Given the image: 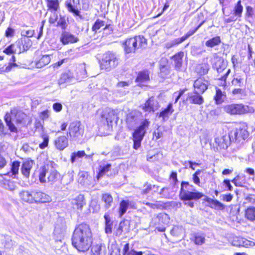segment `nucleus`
I'll return each instance as SVG.
<instances>
[{
    "label": "nucleus",
    "mask_w": 255,
    "mask_h": 255,
    "mask_svg": "<svg viewBox=\"0 0 255 255\" xmlns=\"http://www.w3.org/2000/svg\"><path fill=\"white\" fill-rule=\"evenodd\" d=\"M72 244L79 252L87 251L92 243V233L90 227L86 224L77 226L72 236Z\"/></svg>",
    "instance_id": "1"
},
{
    "label": "nucleus",
    "mask_w": 255,
    "mask_h": 255,
    "mask_svg": "<svg viewBox=\"0 0 255 255\" xmlns=\"http://www.w3.org/2000/svg\"><path fill=\"white\" fill-rule=\"evenodd\" d=\"M192 187L193 186L190 185L188 182H182L179 194L180 199L184 201V204L191 208L194 206V203L191 200H197L204 196L203 193L192 189Z\"/></svg>",
    "instance_id": "2"
},
{
    "label": "nucleus",
    "mask_w": 255,
    "mask_h": 255,
    "mask_svg": "<svg viewBox=\"0 0 255 255\" xmlns=\"http://www.w3.org/2000/svg\"><path fill=\"white\" fill-rule=\"evenodd\" d=\"M25 116L24 113L16 109H13L9 113H6L4 117V120L11 132H17L14 124L17 125L22 124Z\"/></svg>",
    "instance_id": "3"
},
{
    "label": "nucleus",
    "mask_w": 255,
    "mask_h": 255,
    "mask_svg": "<svg viewBox=\"0 0 255 255\" xmlns=\"http://www.w3.org/2000/svg\"><path fill=\"white\" fill-rule=\"evenodd\" d=\"M123 44L125 53L128 54L135 52L139 48H145L147 43L143 36L138 35L127 39Z\"/></svg>",
    "instance_id": "4"
},
{
    "label": "nucleus",
    "mask_w": 255,
    "mask_h": 255,
    "mask_svg": "<svg viewBox=\"0 0 255 255\" xmlns=\"http://www.w3.org/2000/svg\"><path fill=\"white\" fill-rule=\"evenodd\" d=\"M100 63L102 69L110 71L118 66L119 63V58L115 53L108 51L103 54Z\"/></svg>",
    "instance_id": "5"
},
{
    "label": "nucleus",
    "mask_w": 255,
    "mask_h": 255,
    "mask_svg": "<svg viewBox=\"0 0 255 255\" xmlns=\"http://www.w3.org/2000/svg\"><path fill=\"white\" fill-rule=\"evenodd\" d=\"M224 110L230 115H242L253 111V108L248 106L235 104L224 106Z\"/></svg>",
    "instance_id": "6"
},
{
    "label": "nucleus",
    "mask_w": 255,
    "mask_h": 255,
    "mask_svg": "<svg viewBox=\"0 0 255 255\" xmlns=\"http://www.w3.org/2000/svg\"><path fill=\"white\" fill-rule=\"evenodd\" d=\"M141 113L138 111H132L127 116L126 120L127 127L130 130L134 129L135 128L141 123Z\"/></svg>",
    "instance_id": "7"
},
{
    "label": "nucleus",
    "mask_w": 255,
    "mask_h": 255,
    "mask_svg": "<svg viewBox=\"0 0 255 255\" xmlns=\"http://www.w3.org/2000/svg\"><path fill=\"white\" fill-rule=\"evenodd\" d=\"M233 142H240L247 139L249 135L246 125H241L230 132Z\"/></svg>",
    "instance_id": "8"
},
{
    "label": "nucleus",
    "mask_w": 255,
    "mask_h": 255,
    "mask_svg": "<svg viewBox=\"0 0 255 255\" xmlns=\"http://www.w3.org/2000/svg\"><path fill=\"white\" fill-rule=\"evenodd\" d=\"M169 220L170 218L167 214L160 213L156 217L152 219V223L155 226L161 225V226H157L156 230L159 232H163L165 230V228L163 225L168 224Z\"/></svg>",
    "instance_id": "9"
},
{
    "label": "nucleus",
    "mask_w": 255,
    "mask_h": 255,
    "mask_svg": "<svg viewBox=\"0 0 255 255\" xmlns=\"http://www.w3.org/2000/svg\"><path fill=\"white\" fill-rule=\"evenodd\" d=\"M68 130L67 136H70L72 139L81 136L84 132V128L79 121L70 123Z\"/></svg>",
    "instance_id": "10"
},
{
    "label": "nucleus",
    "mask_w": 255,
    "mask_h": 255,
    "mask_svg": "<svg viewBox=\"0 0 255 255\" xmlns=\"http://www.w3.org/2000/svg\"><path fill=\"white\" fill-rule=\"evenodd\" d=\"M149 125V122L147 120H143L132 133L133 139L142 140L146 132L145 129L148 127Z\"/></svg>",
    "instance_id": "11"
},
{
    "label": "nucleus",
    "mask_w": 255,
    "mask_h": 255,
    "mask_svg": "<svg viewBox=\"0 0 255 255\" xmlns=\"http://www.w3.org/2000/svg\"><path fill=\"white\" fill-rule=\"evenodd\" d=\"M65 4L69 12L75 16H80V0H67Z\"/></svg>",
    "instance_id": "12"
},
{
    "label": "nucleus",
    "mask_w": 255,
    "mask_h": 255,
    "mask_svg": "<svg viewBox=\"0 0 255 255\" xmlns=\"http://www.w3.org/2000/svg\"><path fill=\"white\" fill-rule=\"evenodd\" d=\"M60 41L63 45H67L77 43L79 41V38L70 32L64 31L61 34Z\"/></svg>",
    "instance_id": "13"
},
{
    "label": "nucleus",
    "mask_w": 255,
    "mask_h": 255,
    "mask_svg": "<svg viewBox=\"0 0 255 255\" xmlns=\"http://www.w3.org/2000/svg\"><path fill=\"white\" fill-rule=\"evenodd\" d=\"M208 82L205 79L199 78L196 79L193 84L194 91L203 94L208 89Z\"/></svg>",
    "instance_id": "14"
},
{
    "label": "nucleus",
    "mask_w": 255,
    "mask_h": 255,
    "mask_svg": "<svg viewBox=\"0 0 255 255\" xmlns=\"http://www.w3.org/2000/svg\"><path fill=\"white\" fill-rule=\"evenodd\" d=\"M186 100L190 104L197 105H201L204 102L203 97L201 96V94L195 91L189 92L187 94Z\"/></svg>",
    "instance_id": "15"
},
{
    "label": "nucleus",
    "mask_w": 255,
    "mask_h": 255,
    "mask_svg": "<svg viewBox=\"0 0 255 255\" xmlns=\"http://www.w3.org/2000/svg\"><path fill=\"white\" fill-rule=\"evenodd\" d=\"M215 141L221 148L226 149L233 140L230 134L217 137L215 138Z\"/></svg>",
    "instance_id": "16"
},
{
    "label": "nucleus",
    "mask_w": 255,
    "mask_h": 255,
    "mask_svg": "<svg viewBox=\"0 0 255 255\" xmlns=\"http://www.w3.org/2000/svg\"><path fill=\"white\" fill-rule=\"evenodd\" d=\"M71 204L74 209L82 211L83 207L86 205V201L84 195L79 194L72 199L71 200Z\"/></svg>",
    "instance_id": "17"
},
{
    "label": "nucleus",
    "mask_w": 255,
    "mask_h": 255,
    "mask_svg": "<svg viewBox=\"0 0 255 255\" xmlns=\"http://www.w3.org/2000/svg\"><path fill=\"white\" fill-rule=\"evenodd\" d=\"M232 245L236 247H244L248 248L255 246V243L245 238L235 237L231 243Z\"/></svg>",
    "instance_id": "18"
},
{
    "label": "nucleus",
    "mask_w": 255,
    "mask_h": 255,
    "mask_svg": "<svg viewBox=\"0 0 255 255\" xmlns=\"http://www.w3.org/2000/svg\"><path fill=\"white\" fill-rule=\"evenodd\" d=\"M34 202L35 203H46L51 201L50 197L44 193L33 191Z\"/></svg>",
    "instance_id": "19"
},
{
    "label": "nucleus",
    "mask_w": 255,
    "mask_h": 255,
    "mask_svg": "<svg viewBox=\"0 0 255 255\" xmlns=\"http://www.w3.org/2000/svg\"><path fill=\"white\" fill-rule=\"evenodd\" d=\"M102 117L106 120L108 124L112 123L113 121L117 119V111L111 108H107L103 111Z\"/></svg>",
    "instance_id": "20"
},
{
    "label": "nucleus",
    "mask_w": 255,
    "mask_h": 255,
    "mask_svg": "<svg viewBox=\"0 0 255 255\" xmlns=\"http://www.w3.org/2000/svg\"><path fill=\"white\" fill-rule=\"evenodd\" d=\"M76 79L75 75L71 71L68 70L61 74L60 79L58 80L59 85L63 84L65 83H71Z\"/></svg>",
    "instance_id": "21"
},
{
    "label": "nucleus",
    "mask_w": 255,
    "mask_h": 255,
    "mask_svg": "<svg viewBox=\"0 0 255 255\" xmlns=\"http://www.w3.org/2000/svg\"><path fill=\"white\" fill-rule=\"evenodd\" d=\"M54 145L57 149L63 150L68 145L67 137L64 135L58 137L54 140Z\"/></svg>",
    "instance_id": "22"
},
{
    "label": "nucleus",
    "mask_w": 255,
    "mask_h": 255,
    "mask_svg": "<svg viewBox=\"0 0 255 255\" xmlns=\"http://www.w3.org/2000/svg\"><path fill=\"white\" fill-rule=\"evenodd\" d=\"M34 165V162L32 160L24 161L21 167V172L23 176L28 178L29 176L30 170Z\"/></svg>",
    "instance_id": "23"
},
{
    "label": "nucleus",
    "mask_w": 255,
    "mask_h": 255,
    "mask_svg": "<svg viewBox=\"0 0 255 255\" xmlns=\"http://www.w3.org/2000/svg\"><path fill=\"white\" fill-rule=\"evenodd\" d=\"M183 57L184 52L181 51L171 57V59L174 62L173 65L175 70L178 71L181 69L182 66Z\"/></svg>",
    "instance_id": "24"
},
{
    "label": "nucleus",
    "mask_w": 255,
    "mask_h": 255,
    "mask_svg": "<svg viewBox=\"0 0 255 255\" xmlns=\"http://www.w3.org/2000/svg\"><path fill=\"white\" fill-rule=\"evenodd\" d=\"M205 201L208 203V206L212 209L217 210H223L225 208V206L217 200L206 197Z\"/></svg>",
    "instance_id": "25"
},
{
    "label": "nucleus",
    "mask_w": 255,
    "mask_h": 255,
    "mask_svg": "<svg viewBox=\"0 0 255 255\" xmlns=\"http://www.w3.org/2000/svg\"><path fill=\"white\" fill-rule=\"evenodd\" d=\"M212 67L214 69L221 68L223 64H226L223 58L218 55L216 53L213 54V57L211 60Z\"/></svg>",
    "instance_id": "26"
},
{
    "label": "nucleus",
    "mask_w": 255,
    "mask_h": 255,
    "mask_svg": "<svg viewBox=\"0 0 255 255\" xmlns=\"http://www.w3.org/2000/svg\"><path fill=\"white\" fill-rule=\"evenodd\" d=\"M76 74L74 75L76 80H81L87 77L86 66L84 63L79 65L76 68Z\"/></svg>",
    "instance_id": "27"
},
{
    "label": "nucleus",
    "mask_w": 255,
    "mask_h": 255,
    "mask_svg": "<svg viewBox=\"0 0 255 255\" xmlns=\"http://www.w3.org/2000/svg\"><path fill=\"white\" fill-rule=\"evenodd\" d=\"M51 61V55H42L39 59L35 61V65L37 68H41L48 64Z\"/></svg>",
    "instance_id": "28"
},
{
    "label": "nucleus",
    "mask_w": 255,
    "mask_h": 255,
    "mask_svg": "<svg viewBox=\"0 0 255 255\" xmlns=\"http://www.w3.org/2000/svg\"><path fill=\"white\" fill-rule=\"evenodd\" d=\"M173 112L174 110L172 107V104L169 103L166 108L160 112L159 117L162 118L163 121H166Z\"/></svg>",
    "instance_id": "29"
},
{
    "label": "nucleus",
    "mask_w": 255,
    "mask_h": 255,
    "mask_svg": "<svg viewBox=\"0 0 255 255\" xmlns=\"http://www.w3.org/2000/svg\"><path fill=\"white\" fill-rule=\"evenodd\" d=\"M132 207V202L129 200H122L120 204L119 209V214L120 217H122L127 212L129 207Z\"/></svg>",
    "instance_id": "30"
},
{
    "label": "nucleus",
    "mask_w": 255,
    "mask_h": 255,
    "mask_svg": "<svg viewBox=\"0 0 255 255\" xmlns=\"http://www.w3.org/2000/svg\"><path fill=\"white\" fill-rule=\"evenodd\" d=\"M19 195L20 199L23 201L29 203H34L33 191H22L19 192Z\"/></svg>",
    "instance_id": "31"
},
{
    "label": "nucleus",
    "mask_w": 255,
    "mask_h": 255,
    "mask_svg": "<svg viewBox=\"0 0 255 255\" xmlns=\"http://www.w3.org/2000/svg\"><path fill=\"white\" fill-rule=\"evenodd\" d=\"M104 217L105 221V232L107 234H111L113 222L112 221L111 218L108 213H105Z\"/></svg>",
    "instance_id": "32"
},
{
    "label": "nucleus",
    "mask_w": 255,
    "mask_h": 255,
    "mask_svg": "<svg viewBox=\"0 0 255 255\" xmlns=\"http://www.w3.org/2000/svg\"><path fill=\"white\" fill-rule=\"evenodd\" d=\"M92 252L93 255H106V248L104 245L98 244L92 247Z\"/></svg>",
    "instance_id": "33"
},
{
    "label": "nucleus",
    "mask_w": 255,
    "mask_h": 255,
    "mask_svg": "<svg viewBox=\"0 0 255 255\" xmlns=\"http://www.w3.org/2000/svg\"><path fill=\"white\" fill-rule=\"evenodd\" d=\"M210 69V66L207 63H204L198 65L196 67V72L200 75L207 74Z\"/></svg>",
    "instance_id": "34"
},
{
    "label": "nucleus",
    "mask_w": 255,
    "mask_h": 255,
    "mask_svg": "<svg viewBox=\"0 0 255 255\" xmlns=\"http://www.w3.org/2000/svg\"><path fill=\"white\" fill-rule=\"evenodd\" d=\"M149 80V72L145 70L139 72L136 79L137 82L143 83Z\"/></svg>",
    "instance_id": "35"
},
{
    "label": "nucleus",
    "mask_w": 255,
    "mask_h": 255,
    "mask_svg": "<svg viewBox=\"0 0 255 255\" xmlns=\"http://www.w3.org/2000/svg\"><path fill=\"white\" fill-rule=\"evenodd\" d=\"M49 169L48 166H43L40 168L39 174V181L41 183H45L47 182V177L49 173Z\"/></svg>",
    "instance_id": "36"
},
{
    "label": "nucleus",
    "mask_w": 255,
    "mask_h": 255,
    "mask_svg": "<svg viewBox=\"0 0 255 255\" xmlns=\"http://www.w3.org/2000/svg\"><path fill=\"white\" fill-rule=\"evenodd\" d=\"M59 175V173L56 170L51 169L49 171L48 175L47 177V182L51 183L55 182Z\"/></svg>",
    "instance_id": "37"
},
{
    "label": "nucleus",
    "mask_w": 255,
    "mask_h": 255,
    "mask_svg": "<svg viewBox=\"0 0 255 255\" xmlns=\"http://www.w3.org/2000/svg\"><path fill=\"white\" fill-rule=\"evenodd\" d=\"M48 8L51 10L57 11L59 8L58 0H45Z\"/></svg>",
    "instance_id": "38"
},
{
    "label": "nucleus",
    "mask_w": 255,
    "mask_h": 255,
    "mask_svg": "<svg viewBox=\"0 0 255 255\" xmlns=\"http://www.w3.org/2000/svg\"><path fill=\"white\" fill-rule=\"evenodd\" d=\"M232 182L236 186H243L246 182L245 176L244 175H238L232 180Z\"/></svg>",
    "instance_id": "39"
},
{
    "label": "nucleus",
    "mask_w": 255,
    "mask_h": 255,
    "mask_svg": "<svg viewBox=\"0 0 255 255\" xmlns=\"http://www.w3.org/2000/svg\"><path fill=\"white\" fill-rule=\"evenodd\" d=\"M124 254L126 255H142V252H136L133 250H129V244L126 243L124 245L123 247Z\"/></svg>",
    "instance_id": "40"
},
{
    "label": "nucleus",
    "mask_w": 255,
    "mask_h": 255,
    "mask_svg": "<svg viewBox=\"0 0 255 255\" xmlns=\"http://www.w3.org/2000/svg\"><path fill=\"white\" fill-rule=\"evenodd\" d=\"M159 194L160 197L164 198L169 199L172 198L173 195L170 192V188L169 187H165L161 189Z\"/></svg>",
    "instance_id": "41"
},
{
    "label": "nucleus",
    "mask_w": 255,
    "mask_h": 255,
    "mask_svg": "<svg viewBox=\"0 0 255 255\" xmlns=\"http://www.w3.org/2000/svg\"><path fill=\"white\" fill-rule=\"evenodd\" d=\"M102 200L105 202V207L106 209H109L111 207L113 203V197L111 194L109 193L103 194Z\"/></svg>",
    "instance_id": "42"
},
{
    "label": "nucleus",
    "mask_w": 255,
    "mask_h": 255,
    "mask_svg": "<svg viewBox=\"0 0 255 255\" xmlns=\"http://www.w3.org/2000/svg\"><path fill=\"white\" fill-rule=\"evenodd\" d=\"M183 41L184 38H182V37L176 38L166 42L165 44V46L167 49H170L180 44Z\"/></svg>",
    "instance_id": "43"
},
{
    "label": "nucleus",
    "mask_w": 255,
    "mask_h": 255,
    "mask_svg": "<svg viewBox=\"0 0 255 255\" xmlns=\"http://www.w3.org/2000/svg\"><path fill=\"white\" fill-rule=\"evenodd\" d=\"M154 99L153 98H149L143 106V109L146 112L154 111Z\"/></svg>",
    "instance_id": "44"
},
{
    "label": "nucleus",
    "mask_w": 255,
    "mask_h": 255,
    "mask_svg": "<svg viewBox=\"0 0 255 255\" xmlns=\"http://www.w3.org/2000/svg\"><path fill=\"white\" fill-rule=\"evenodd\" d=\"M85 155V152L83 150L73 152L71 154L70 161L71 163H73L76 162L79 158L84 157Z\"/></svg>",
    "instance_id": "45"
},
{
    "label": "nucleus",
    "mask_w": 255,
    "mask_h": 255,
    "mask_svg": "<svg viewBox=\"0 0 255 255\" xmlns=\"http://www.w3.org/2000/svg\"><path fill=\"white\" fill-rule=\"evenodd\" d=\"M184 229L181 226H174L170 231V234L175 237H181L183 234Z\"/></svg>",
    "instance_id": "46"
},
{
    "label": "nucleus",
    "mask_w": 255,
    "mask_h": 255,
    "mask_svg": "<svg viewBox=\"0 0 255 255\" xmlns=\"http://www.w3.org/2000/svg\"><path fill=\"white\" fill-rule=\"evenodd\" d=\"M221 39L219 36H216L208 40H207L205 45L209 47H213L215 46L218 45L221 43Z\"/></svg>",
    "instance_id": "47"
},
{
    "label": "nucleus",
    "mask_w": 255,
    "mask_h": 255,
    "mask_svg": "<svg viewBox=\"0 0 255 255\" xmlns=\"http://www.w3.org/2000/svg\"><path fill=\"white\" fill-rule=\"evenodd\" d=\"M243 11V6L241 4V0H239L234 8V14L238 17L242 16V12Z\"/></svg>",
    "instance_id": "48"
},
{
    "label": "nucleus",
    "mask_w": 255,
    "mask_h": 255,
    "mask_svg": "<svg viewBox=\"0 0 255 255\" xmlns=\"http://www.w3.org/2000/svg\"><path fill=\"white\" fill-rule=\"evenodd\" d=\"M20 166V162L17 161H14L11 165V170L8 173V174L10 176H12L13 175L15 176L18 173L19 167Z\"/></svg>",
    "instance_id": "49"
},
{
    "label": "nucleus",
    "mask_w": 255,
    "mask_h": 255,
    "mask_svg": "<svg viewBox=\"0 0 255 255\" xmlns=\"http://www.w3.org/2000/svg\"><path fill=\"white\" fill-rule=\"evenodd\" d=\"M226 97V95L224 94L222 91L219 89H216V95L214 97V100L216 104H219L224 101V99Z\"/></svg>",
    "instance_id": "50"
},
{
    "label": "nucleus",
    "mask_w": 255,
    "mask_h": 255,
    "mask_svg": "<svg viewBox=\"0 0 255 255\" xmlns=\"http://www.w3.org/2000/svg\"><path fill=\"white\" fill-rule=\"evenodd\" d=\"M111 167V164H107L104 165H100L99 169V171L97 175L98 179H99V178H100L101 176H102L103 175H104L105 173L108 172L110 170Z\"/></svg>",
    "instance_id": "51"
},
{
    "label": "nucleus",
    "mask_w": 255,
    "mask_h": 255,
    "mask_svg": "<svg viewBox=\"0 0 255 255\" xmlns=\"http://www.w3.org/2000/svg\"><path fill=\"white\" fill-rule=\"evenodd\" d=\"M197 245H202L205 243V237L203 235L196 234L194 235V239L192 240Z\"/></svg>",
    "instance_id": "52"
},
{
    "label": "nucleus",
    "mask_w": 255,
    "mask_h": 255,
    "mask_svg": "<svg viewBox=\"0 0 255 255\" xmlns=\"http://www.w3.org/2000/svg\"><path fill=\"white\" fill-rule=\"evenodd\" d=\"M246 217L249 220H255V207H249L246 211Z\"/></svg>",
    "instance_id": "53"
},
{
    "label": "nucleus",
    "mask_w": 255,
    "mask_h": 255,
    "mask_svg": "<svg viewBox=\"0 0 255 255\" xmlns=\"http://www.w3.org/2000/svg\"><path fill=\"white\" fill-rule=\"evenodd\" d=\"M131 83V82L129 81H121L117 84V87L118 88V90L119 91H122V88H123L124 91L122 92L123 93V94H126L128 92V90H126L127 87H128Z\"/></svg>",
    "instance_id": "54"
},
{
    "label": "nucleus",
    "mask_w": 255,
    "mask_h": 255,
    "mask_svg": "<svg viewBox=\"0 0 255 255\" xmlns=\"http://www.w3.org/2000/svg\"><path fill=\"white\" fill-rule=\"evenodd\" d=\"M104 25L105 22L104 21L97 19L92 26V31L96 33L101 28L104 27Z\"/></svg>",
    "instance_id": "55"
},
{
    "label": "nucleus",
    "mask_w": 255,
    "mask_h": 255,
    "mask_svg": "<svg viewBox=\"0 0 255 255\" xmlns=\"http://www.w3.org/2000/svg\"><path fill=\"white\" fill-rule=\"evenodd\" d=\"M201 172H202V171L201 170H197L193 174V175L192 176V179H193L194 183L198 186H200V178H199V175H200Z\"/></svg>",
    "instance_id": "56"
},
{
    "label": "nucleus",
    "mask_w": 255,
    "mask_h": 255,
    "mask_svg": "<svg viewBox=\"0 0 255 255\" xmlns=\"http://www.w3.org/2000/svg\"><path fill=\"white\" fill-rule=\"evenodd\" d=\"M34 30L32 29H23L21 30V35L22 36L31 37L34 34Z\"/></svg>",
    "instance_id": "57"
},
{
    "label": "nucleus",
    "mask_w": 255,
    "mask_h": 255,
    "mask_svg": "<svg viewBox=\"0 0 255 255\" xmlns=\"http://www.w3.org/2000/svg\"><path fill=\"white\" fill-rule=\"evenodd\" d=\"M232 83L234 86L242 87L243 86V79L240 76L234 78L232 80Z\"/></svg>",
    "instance_id": "58"
},
{
    "label": "nucleus",
    "mask_w": 255,
    "mask_h": 255,
    "mask_svg": "<svg viewBox=\"0 0 255 255\" xmlns=\"http://www.w3.org/2000/svg\"><path fill=\"white\" fill-rule=\"evenodd\" d=\"M43 142L39 144V147L41 149H44L48 146L49 136L46 134L42 135Z\"/></svg>",
    "instance_id": "59"
},
{
    "label": "nucleus",
    "mask_w": 255,
    "mask_h": 255,
    "mask_svg": "<svg viewBox=\"0 0 255 255\" xmlns=\"http://www.w3.org/2000/svg\"><path fill=\"white\" fill-rule=\"evenodd\" d=\"M187 89L186 88H184L183 89H180L179 91H177L174 93L173 96L176 97L175 100V103H176L180 97L184 94L185 92H186Z\"/></svg>",
    "instance_id": "60"
},
{
    "label": "nucleus",
    "mask_w": 255,
    "mask_h": 255,
    "mask_svg": "<svg viewBox=\"0 0 255 255\" xmlns=\"http://www.w3.org/2000/svg\"><path fill=\"white\" fill-rule=\"evenodd\" d=\"M206 50L201 47L194 46L192 49L191 52L194 55H201L203 53L205 52Z\"/></svg>",
    "instance_id": "61"
},
{
    "label": "nucleus",
    "mask_w": 255,
    "mask_h": 255,
    "mask_svg": "<svg viewBox=\"0 0 255 255\" xmlns=\"http://www.w3.org/2000/svg\"><path fill=\"white\" fill-rule=\"evenodd\" d=\"M203 22L200 23L197 27H196L194 29L190 30L185 35L182 37V38H184V41H185L187 38H188L189 36L193 35L197 30L201 26Z\"/></svg>",
    "instance_id": "62"
},
{
    "label": "nucleus",
    "mask_w": 255,
    "mask_h": 255,
    "mask_svg": "<svg viewBox=\"0 0 255 255\" xmlns=\"http://www.w3.org/2000/svg\"><path fill=\"white\" fill-rule=\"evenodd\" d=\"M152 189V185L149 183H146L143 186L142 193L143 194H146L149 192Z\"/></svg>",
    "instance_id": "63"
},
{
    "label": "nucleus",
    "mask_w": 255,
    "mask_h": 255,
    "mask_svg": "<svg viewBox=\"0 0 255 255\" xmlns=\"http://www.w3.org/2000/svg\"><path fill=\"white\" fill-rule=\"evenodd\" d=\"M161 75L162 77L168 75L170 73V69L168 66L160 67Z\"/></svg>",
    "instance_id": "64"
}]
</instances>
